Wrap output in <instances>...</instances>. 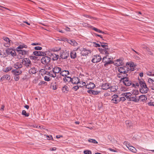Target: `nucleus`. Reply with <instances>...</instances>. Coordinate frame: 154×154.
<instances>
[{
    "instance_id": "f257e3e1",
    "label": "nucleus",
    "mask_w": 154,
    "mask_h": 154,
    "mask_svg": "<svg viewBox=\"0 0 154 154\" xmlns=\"http://www.w3.org/2000/svg\"><path fill=\"white\" fill-rule=\"evenodd\" d=\"M139 82L141 88L140 89V91L142 93H146L149 90V88L144 80H139Z\"/></svg>"
},
{
    "instance_id": "f03ea898",
    "label": "nucleus",
    "mask_w": 154,
    "mask_h": 154,
    "mask_svg": "<svg viewBox=\"0 0 154 154\" xmlns=\"http://www.w3.org/2000/svg\"><path fill=\"white\" fill-rule=\"evenodd\" d=\"M129 64L126 63V66L118 67V71L121 73L123 74H128L127 73L129 71L128 66Z\"/></svg>"
},
{
    "instance_id": "7ed1b4c3",
    "label": "nucleus",
    "mask_w": 154,
    "mask_h": 154,
    "mask_svg": "<svg viewBox=\"0 0 154 154\" xmlns=\"http://www.w3.org/2000/svg\"><path fill=\"white\" fill-rule=\"evenodd\" d=\"M120 81L121 82H122L125 86H129L132 84V81L130 80L129 78L126 76V77L122 78L120 79Z\"/></svg>"
},
{
    "instance_id": "20e7f679",
    "label": "nucleus",
    "mask_w": 154,
    "mask_h": 154,
    "mask_svg": "<svg viewBox=\"0 0 154 154\" xmlns=\"http://www.w3.org/2000/svg\"><path fill=\"white\" fill-rule=\"evenodd\" d=\"M50 58L48 56H44L41 59V62L43 64L47 65L51 62Z\"/></svg>"
},
{
    "instance_id": "39448f33",
    "label": "nucleus",
    "mask_w": 154,
    "mask_h": 154,
    "mask_svg": "<svg viewBox=\"0 0 154 154\" xmlns=\"http://www.w3.org/2000/svg\"><path fill=\"white\" fill-rule=\"evenodd\" d=\"M69 54L66 50H61L60 52V57L62 59H66L69 57Z\"/></svg>"
},
{
    "instance_id": "423d86ee",
    "label": "nucleus",
    "mask_w": 154,
    "mask_h": 154,
    "mask_svg": "<svg viewBox=\"0 0 154 154\" xmlns=\"http://www.w3.org/2000/svg\"><path fill=\"white\" fill-rule=\"evenodd\" d=\"M102 59L100 56L99 55H94L91 61L93 63H96L99 62Z\"/></svg>"
},
{
    "instance_id": "0eeeda50",
    "label": "nucleus",
    "mask_w": 154,
    "mask_h": 154,
    "mask_svg": "<svg viewBox=\"0 0 154 154\" xmlns=\"http://www.w3.org/2000/svg\"><path fill=\"white\" fill-rule=\"evenodd\" d=\"M6 54L8 55H11L12 57H14L16 55V53L14 50H13L11 48H8L6 50Z\"/></svg>"
},
{
    "instance_id": "6e6552de",
    "label": "nucleus",
    "mask_w": 154,
    "mask_h": 154,
    "mask_svg": "<svg viewBox=\"0 0 154 154\" xmlns=\"http://www.w3.org/2000/svg\"><path fill=\"white\" fill-rule=\"evenodd\" d=\"M112 102L115 103H118L119 102V97L116 94H114L112 96Z\"/></svg>"
},
{
    "instance_id": "1a4fd4ad",
    "label": "nucleus",
    "mask_w": 154,
    "mask_h": 154,
    "mask_svg": "<svg viewBox=\"0 0 154 154\" xmlns=\"http://www.w3.org/2000/svg\"><path fill=\"white\" fill-rule=\"evenodd\" d=\"M48 55L50 58H51V60L52 59L54 61L57 60L59 58V56L55 54L51 53L49 54Z\"/></svg>"
},
{
    "instance_id": "9d476101",
    "label": "nucleus",
    "mask_w": 154,
    "mask_h": 154,
    "mask_svg": "<svg viewBox=\"0 0 154 154\" xmlns=\"http://www.w3.org/2000/svg\"><path fill=\"white\" fill-rule=\"evenodd\" d=\"M98 50L102 54H109V51L110 50V48H108V49H106L105 48H99Z\"/></svg>"
},
{
    "instance_id": "9b49d317",
    "label": "nucleus",
    "mask_w": 154,
    "mask_h": 154,
    "mask_svg": "<svg viewBox=\"0 0 154 154\" xmlns=\"http://www.w3.org/2000/svg\"><path fill=\"white\" fill-rule=\"evenodd\" d=\"M80 79L78 77H74L71 78V82L73 84H78L79 82Z\"/></svg>"
},
{
    "instance_id": "f8f14e48",
    "label": "nucleus",
    "mask_w": 154,
    "mask_h": 154,
    "mask_svg": "<svg viewBox=\"0 0 154 154\" xmlns=\"http://www.w3.org/2000/svg\"><path fill=\"white\" fill-rule=\"evenodd\" d=\"M61 68L57 66H54L53 68L52 71L54 73V74H56V73H59L61 71Z\"/></svg>"
},
{
    "instance_id": "ddd939ff",
    "label": "nucleus",
    "mask_w": 154,
    "mask_h": 154,
    "mask_svg": "<svg viewBox=\"0 0 154 154\" xmlns=\"http://www.w3.org/2000/svg\"><path fill=\"white\" fill-rule=\"evenodd\" d=\"M95 87V84L94 83L91 82H90L89 83L87 84L86 85V88H87L90 89L93 88Z\"/></svg>"
},
{
    "instance_id": "4468645a",
    "label": "nucleus",
    "mask_w": 154,
    "mask_h": 154,
    "mask_svg": "<svg viewBox=\"0 0 154 154\" xmlns=\"http://www.w3.org/2000/svg\"><path fill=\"white\" fill-rule=\"evenodd\" d=\"M11 72L14 75H19L22 73V71L20 69H16L12 70Z\"/></svg>"
},
{
    "instance_id": "2eb2a0df",
    "label": "nucleus",
    "mask_w": 154,
    "mask_h": 154,
    "mask_svg": "<svg viewBox=\"0 0 154 154\" xmlns=\"http://www.w3.org/2000/svg\"><path fill=\"white\" fill-rule=\"evenodd\" d=\"M147 99V97L145 95H141L138 98V102L140 101L144 102L146 101Z\"/></svg>"
},
{
    "instance_id": "dca6fc26",
    "label": "nucleus",
    "mask_w": 154,
    "mask_h": 154,
    "mask_svg": "<svg viewBox=\"0 0 154 154\" xmlns=\"http://www.w3.org/2000/svg\"><path fill=\"white\" fill-rule=\"evenodd\" d=\"M123 97H125L129 101L130 97L132 96V94L130 93H126L122 94Z\"/></svg>"
},
{
    "instance_id": "f3484780",
    "label": "nucleus",
    "mask_w": 154,
    "mask_h": 154,
    "mask_svg": "<svg viewBox=\"0 0 154 154\" xmlns=\"http://www.w3.org/2000/svg\"><path fill=\"white\" fill-rule=\"evenodd\" d=\"M69 74V72L68 70H64L60 72V74L63 76H66Z\"/></svg>"
},
{
    "instance_id": "a211bd4d",
    "label": "nucleus",
    "mask_w": 154,
    "mask_h": 154,
    "mask_svg": "<svg viewBox=\"0 0 154 154\" xmlns=\"http://www.w3.org/2000/svg\"><path fill=\"white\" fill-rule=\"evenodd\" d=\"M68 42L71 45L74 46H76L78 44L75 40L73 39H69Z\"/></svg>"
},
{
    "instance_id": "6ab92c4d",
    "label": "nucleus",
    "mask_w": 154,
    "mask_h": 154,
    "mask_svg": "<svg viewBox=\"0 0 154 154\" xmlns=\"http://www.w3.org/2000/svg\"><path fill=\"white\" fill-rule=\"evenodd\" d=\"M99 43L100 44V46L102 47V48H105L106 49H108V48H109V47L107 45L108 44V43L101 42H99Z\"/></svg>"
},
{
    "instance_id": "aec40b11",
    "label": "nucleus",
    "mask_w": 154,
    "mask_h": 154,
    "mask_svg": "<svg viewBox=\"0 0 154 154\" xmlns=\"http://www.w3.org/2000/svg\"><path fill=\"white\" fill-rule=\"evenodd\" d=\"M90 51V50H87L85 48H83V50L81 51V55L82 56L87 55L89 54L88 51Z\"/></svg>"
},
{
    "instance_id": "412c9836",
    "label": "nucleus",
    "mask_w": 154,
    "mask_h": 154,
    "mask_svg": "<svg viewBox=\"0 0 154 154\" xmlns=\"http://www.w3.org/2000/svg\"><path fill=\"white\" fill-rule=\"evenodd\" d=\"M23 66L22 64L19 62H17L14 65V67L17 69L21 68Z\"/></svg>"
},
{
    "instance_id": "4be33fe9",
    "label": "nucleus",
    "mask_w": 154,
    "mask_h": 154,
    "mask_svg": "<svg viewBox=\"0 0 154 154\" xmlns=\"http://www.w3.org/2000/svg\"><path fill=\"white\" fill-rule=\"evenodd\" d=\"M109 85L108 83H106L103 84L101 86L102 88L104 90H106L110 88Z\"/></svg>"
},
{
    "instance_id": "5701e85b",
    "label": "nucleus",
    "mask_w": 154,
    "mask_h": 154,
    "mask_svg": "<svg viewBox=\"0 0 154 154\" xmlns=\"http://www.w3.org/2000/svg\"><path fill=\"white\" fill-rule=\"evenodd\" d=\"M116 61L117 62L116 63V66H122L124 64L122 60L121 59H118L116 60Z\"/></svg>"
},
{
    "instance_id": "b1692460",
    "label": "nucleus",
    "mask_w": 154,
    "mask_h": 154,
    "mask_svg": "<svg viewBox=\"0 0 154 154\" xmlns=\"http://www.w3.org/2000/svg\"><path fill=\"white\" fill-rule=\"evenodd\" d=\"M70 55L71 58L75 59L76 57V53L75 51L73 50L70 53Z\"/></svg>"
},
{
    "instance_id": "393cba45",
    "label": "nucleus",
    "mask_w": 154,
    "mask_h": 154,
    "mask_svg": "<svg viewBox=\"0 0 154 154\" xmlns=\"http://www.w3.org/2000/svg\"><path fill=\"white\" fill-rule=\"evenodd\" d=\"M128 146L126 145L127 147L128 148V149L133 152H136L137 151L135 148L133 146H130L128 144Z\"/></svg>"
},
{
    "instance_id": "a878e982",
    "label": "nucleus",
    "mask_w": 154,
    "mask_h": 154,
    "mask_svg": "<svg viewBox=\"0 0 154 154\" xmlns=\"http://www.w3.org/2000/svg\"><path fill=\"white\" fill-rule=\"evenodd\" d=\"M11 77L9 75H4L1 77V80H4L6 79L8 80H9L10 79Z\"/></svg>"
},
{
    "instance_id": "bb28decb",
    "label": "nucleus",
    "mask_w": 154,
    "mask_h": 154,
    "mask_svg": "<svg viewBox=\"0 0 154 154\" xmlns=\"http://www.w3.org/2000/svg\"><path fill=\"white\" fill-rule=\"evenodd\" d=\"M102 62L103 63H105L104 64V66L105 67H107L109 64H112L113 63L112 61L111 60H108L107 61L103 60Z\"/></svg>"
},
{
    "instance_id": "cd10ccee",
    "label": "nucleus",
    "mask_w": 154,
    "mask_h": 154,
    "mask_svg": "<svg viewBox=\"0 0 154 154\" xmlns=\"http://www.w3.org/2000/svg\"><path fill=\"white\" fill-rule=\"evenodd\" d=\"M29 74H35L36 72V70L35 67L31 68V69L29 70Z\"/></svg>"
},
{
    "instance_id": "c85d7f7f",
    "label": "nucleus",
    "mask_w": 154,
    "mask_h": 154,
    "mask_svg": "<svg viewBox=\"0 0 154 154\" xmlns=\"http://www.w3.org/2000/svg\"><path fill=\"white\" fill-rule=\"evenodd\" d=\"M133 101L136 102H138V99L136 98V95L134 96H132L130 97V99L129 100V101Z\"/></svg>"
},
{
    "instance_id": "c756f323",
    "label": "nucleus",
    "mask_w": 154,
    "mask_h": 154,
    "mask_svg": "<svg viewBox=\"0 0 154 154\" xmlns=\"http://www.w3.org/2000/svg\"><path fill=\"white\" fill-rule=\"evenodd\" d=\"M71 78L69 76H67L65 77H64L63 78V81L66 82H70L71 81Z\"/></svg>"
},
{
    "instance_id": "7c9ffc66",
    "label": "nucleus",
    "mask_w": 154,
    "mask_h": 154,
    "mask_svg": "<svg viewBox=\"0 0 154 154\" xmlns=\"http://www.w3.org/2000/svg\"><path fill=\"white\" fill-rule=\"evenodd\" d=\"M62 91L63 92L66 93H67L69 91L68 87L66 85L64 86L62 88Z\"/></svg>"
},
{
    "instance_id": "2f4dec72",
    "label": "nucleus",
    "mask_w": 154,
    "mask_h": 154,
    "mask_svg": "<svg viewBox=\"0 0 154 154\" xmlns=\"http://www.w3.org/2000/svg\"><path fill=\"white\" fill-rule=\"evenodd\" d=\"M22 63H27V64H31V61L29 58H26L23 60Z\"/></svg>"
},
{
    "instance_id": "473e14b6",
    "label": "nucleus",
    "mask_w": 154,
    "mask_h": 154,
    "mask_svg": "<svg viewBox=\"0 0 154 154\" xmlns=\"http://www.w3.org/2000/svg\"><path fill=\"white\" fill-rule=\"evenodd\" d=\"M128 74H123L120 73H118V74L117 76L118 78H121V79L122 78L126 77V76H128Z\"/></svg>"
},
{
    "instance_id": "72a5a7b5",
    "label": "nucleus",
    "mask_w": 154,
    "mask_h": 154,
    "mask_svg": "<svg viewBox=\"0 0 154 154\" xmlns=\"http://www.w3.org/2000/svg\"><path fill=\"white\" fill-rule=\"evenodd\" d=\"M128 74H123L120 73H118V74L117 76L118 78H121V79L122 78L126 77V76H128Z\"/></svg>"
},
{
    "instance_id": "f704fd0d",
    "label": "nucleus",
    "mask_w": 154,
    "mask_h": 154,
    "mask_svg": "<svg viewBox=\"0 0 154 154\" xmlns=\"http://www.w3.org/2000/svg\"><path fill=\"white\" fill-rule=\"evenodd\" d=\"M33 54L35 56H40L42 55L41 54L40 51H35L33 52Z\"/></svg>"
},
{
    "instance_id": "c9c22d12",
    "label": "nucleus",
    "mask_w": 154,
    "mask_h": 154,
    "mask_svg": "<svg viewBox=\"0 0 154 154\" xmlns=\"http://www.w3.org/2000/svg\"><path fill=\"white\" fill-rule=\"evenodd\" d=\"M88 141L89 142L92 143H97V142L95 139H88Z\"/></svg>"
},
{
    "instance_id": "e433bc0d",
    "label": "nucleus",
    "mask_w": 154,
    "mask_h": 154,
    "mask_svg": "<svg viewBox=\"0 0 154 154\" xmlns=\"http://www.w3.org/2000/svg\"><path fill=\"white\" fill-rule=\"evenodd\" d=\"M12 69L11 67H8L5 68L3 70V71L5 72H7L11 70Z\"/></svg>"
},
{
    "instance_id": "4c0bfd02",
    "label": "nucleus",
    "mask_w": 154,
    "mask_h": 154,
    "mask_svg": "<svg viewBox=\"0 0 154 154\" xmlns=\"http://www.w3.org/2000/svg\"><path fill=\"white\" fill-rule=\"evenodd\" d=\"M22 114L23 115H24L26 117H28L29 116V113H27L25 110L22 111Z\"/></svg>"
},
{
    "instance_id": "58836bf2",
    "label": "nucleus",
    "mask_w": 154,
    "mask_h": 154,
    "mask_svg": "<svg viewBox=\"0 0 154 154\" xmlns=\"http://www.w3.org/2000/svg\"><path fill=\"white\" fill-rule=\"evenodd\" d=\"M125 122L127 127H130L132 125V123L130 121H127Z\"/></svg>"
},
{
    "instance_id": "ea45409f",
    "label": "nucleus",
    "mask_w": 154,
    "mask_h": 154,
    "mask_svg": "<svg viewBox=\"0 0 154 154\" xmlns=\"http://www.w3.org/2000/svg\"><path fill=\"white\" fill-rule=\"evenodd\" d=\"M51 71L50 72H48V73L47 74V75L53 78H54L56 76V74H52L51 73Z\"/></svg>"
},
{
    "instance_id": "a19ab883",
    "label": "nucleus",
    "mask_w": 154,
    "mask_h": 154,
    "mask_svg": "<svg viewBox=\"0 0 154 154\" xmlns=\"http://www.w3.org/2000/svg\"><path fill=\"white\" fill-rule=\"evenodd\" d=\"M92 29L93 30L95 31H96V32H99V33H100V32H102V31L99 29H98L95 28V27H92Z\"/></svg>"
},
{
    "instance_id": "79ce46f5",
    "label": "nucleus",
    "mask_w": 154,
    "mask_h": 154,
    "mask_svg": "<svg viewBox=\"0 0 154 154\" xmlns=\"http://www.w3.org/2000/svg\"><path fill=\"white\" fill-rule=\"evenodd\" d=\"M129 66H128V67L129 68V71L130 72L134 71V69L133 66L131 65H129Z\"/></svg>"
},
{
    "instance_id": "37998d69",
    "label": "nucleus",
    "mask_w": 154,
    "mask_h": 154,
    "mask_svg": "<svg viewBox=\"0 0 154 154\" xmlns=\"http://www.w3.org/2000/svg\"><path fill=\"white\" fill-rule=\"evenodd\" d=\"M29 58H30V59H31L34 60H39V59H38V57H35V56H29Z\"/></svg>"
},
{
    "instance_id": "c03bdc74",
    "label": "nucleus",
    "mask_w": 154,
    "mask_h": 154,
    "mask_svg": "<svg viewBox=\"0 0 154 154\" xmlns=\"http://www.w3.org/2000/svg\"><path fill=\"white\" fill-rule=\"evenodd\" d=\"M83 152L85 154H91L92 153L91 151L88 150H85Z\"/></svg>"
},
{
    "instance_id": "a18cd8bd",
    "label": "nucleus",
    "mask_w": 154,
    "mask_h": 154,
    "mask_svg": "<svg viewBox=\"0 0 154 154\" xmlns=\"http://www.w3.org/2000/svg\"><path fill=\"white\" fill-rule=\"evenodd\" d=\"M3 39L7 42H10L11 41L7 37H4L3 38Z\"/></svg>"
},
{
    "instance_id": "49530a36",
    "label": "nucleus",
    "mask_w": 154,
    "mask_h": 154,
    "mask_svg": "<svg viewBox=\"0 0 154 154\" xmlns=\"http://www.w3.org/2000/svg\"><path fill=\"white\" fill-rule=\"evenodd\" d=\"M146 49L149 54L151 55H152L153 54L151 52V50L148 47L146 48Z\"/></svg>"
},
{
    "instance_id": "de8ad7c7",
    "label": "nucleus",
    "mask_w": 154,
    "mask_h": 154,
    "mask_svg": "<svg viewBox=\"0 0 154 154\" xmlns=\"http://www.w3.org/2000/svg\"><path fill=\"white\" fill-rule=\"evenodd\" d=\"M14 79L15 81H17L19 80V75H14Z\"/></svg>"
},
{
    "instance_id": "09e8293b",
    "label": "nucleus",
    "mask_w": 154,
    "mask_h": 154,
    "mask_svg": "<svg viewBox=\"0 0 154 154\" xmlns=\"http://www.w3.org/2000/svg\"><path fill=\"white\" fill-rule=\"evenodd\" d=\"M50 88H53V89L54 90H56L57 88V87L56 86V85H53L52 83L51 84V86H50Z\"/></svg>"
},
{
    "instance_id": "8fccbe9b",
    "label": "nucleus",
    "mask_w": 154,
    "mask_h": 154,
    "mask_svg": "<svg viewBox=\"0 0 154 154\" xmlns=\"http://www.w3.org/2000/svg\"><path fill=\"white\" fill-rule=\"evenodd\" d=\"M27 46L26 45H24V46L22 45H19L17 48L18 49H21L23 48H27Z\"/></svg>"
},
{
    "instance_id": "3c124183",
    "label": "nucleus",
    "mask_w": 154,
    "mask_h": 154,
    "mask_svg": "<svg viewBox=\"0 0 154 154\" xmlns=\"http://www.w3.org/2000/svg\"><path fill=\"white\" fill-rule=\"evenodd\" d=\"M47 82L45 81H41L38 84V85H47Z\"/></svg>"
},
{
    "instance_id": "603ef678",
    "label": "nucleus",
    "mask_w": 154,
    "mask_h": 154,
    "mask_svg": "<svg viewBox=\"0 0 154 154\" xmlns=\"http://www.w3.org/2000/svg\"><path fill=\"white\" fill-rule=\"evenodd\" d=\"M46 69H48V70H50L52 68L53 69V66H52L50 65H48L46 67Z\"/></svg>"
},
{
    "instance_id": "864d4df0",
    "label": "nucleus",
    "mask_w": 154,
    "mask_h": 154,
    "mask_svg": "<svg viewBox=\"0 0 154 154\" xmlns=\"http://www.w3.org/2000/svg\"><path fill=\"white\" fill-rule=\"evenodd\" d=\"M94 45L95 47H100V44L96 43V42H94Z\"/></svg>"
},
{
    "instance_id": "5fc2aeb1",
    "label": "nucleus",
    "mask_w": 154,
    "mask_h": 154,
    "mask_svg": "<svg viewBox=\"0 0 154 154\" xmlns=\"http://www.w3.org/2000/svg\"><path fill=\"white\" fill-rule=\"evenodd\" d=\"M34 49L37 50H42V48L39 46H36L34 47Z\"/></svg>"
},
{
    "instance_id": "6e6d98bb",
    "label": "nucleus",
    "mask_w": 154,
    "mask_h": 154,
    "mask_svg": "<svg viewBox=\"0 0 154 154\" xmlns=\"http://www.w3.org/2000/svg\"><path fill=\"white\" fill-rule=\"evenodd\" d=\"M93 94L94 95H97L100 93V91H95L93 90Z\"/></svg>"
},
{
    "instance_id": "4d7b16f0",
    "label": "nucleus",
    "mask_w": 154,
    "mask_h": 154,
    "mask_svg": "<svg viewBox=\"0 0 154 154\" xmlns=\"http://www.w3.org/2000/svg\"><path fill=\"white\" fill-rule=\"evenodd\" d=\"M119 102L121 101H124L126 100V99L125 97H119Z\"/></svg>"
},
{
    "instance_id": "13d9d810",
    "label": "nucleus",
    "mask_w": 154,
    "mask_h": 154,
    "mask_svg": "<svg viewBox=\"0 0 154 154\" xmlns=\"http://www.w3.org/2000/svg\"><path fill=\"white\" fill-rule=\"evenodd\" d=\"M69 39L66 38H63L61 39L60 41H63L65 42H68Z\"/></svg>"
},
{
    "instance_id": "bf43d9fd",
    "label": "nucleus",
    "mask_w": 154,
    "mask_h": 154,
    "mask_svg": "<svg viewBox=\"0 0 154 154\" xmlns=\"http://www.w3.org/2000/svg\"><path fill=\"white\" fill-rule=\"evenodd\" d=\"M17 50L19 54L23 55V50L17 49Z\"/></svg>"
},
{
    "instance_id": "052dcab7",
    "label": "nucleus",
    "mask_w": 154,
    "mask_h": 154,
    "mask_svg": "<svg viewBox=\"0 0 154 154\" xmlns=\"http://www.w3.org/2000/svg\"><path fill=\"white\" fill-rule=\"evenodd\" d=\"M50 78L49 77L47 76H45L44 77L45 80L46 81H49L50 80Z\"/></svg>"
},
{
    "instance_id": "680f3d73",
    "label": "nucleus",
    "mask_w": 154,
    "mask_h": 154,
    "mask_svg": "<svg viewBox=\"0 0 154 154\" xmlns=\"http://www.w3.org/2000/svg\"><path fill=\"white\" fill-rule=\"evenodd\" d=\"M32 45H40L41 43H33L31 44Z\"/></svg>"
},
{
    "instance_id": "e2e57ef3",
    "label": "nucleus",
    "mask_w": 154,
    "mask_h": 154,
    "mask_svg": "<svg viewBox=\"0 0 154 154\" xmlns=\"http://www.w3.org/2000/svg\"><path fill=\"white\" fill-rule=\"evenodd\" d=\"M47 139L48 140H53V138H52V136H51V135H49V136H48L47 135Z\"/></svg>"
},
{
    "instance_id": "0e129e2a",
    "label": "nucleus",
    "mask_w": 154,
    "mask_h": 154,
    "mask_svg": "<svg viewBox=\"0 0 154 154\" xmlns=\"http://www.w3.org/2000/svg\"><path fill=\"white\" fill-rule=\"evenodd\" d=\"M153 81H154L151 78H149L148 79V82L149 83H152L153 84Z\"/></svg>"
},
{
    "instance_id": "69168bd1",
    "label": "nucleus",
    "mask_w": 154,
    "mask_h": 154,
    "mask_svg": "<svg viewBox=\"0 0 154 154\" xmlns=\"http://www.w3.org/2000/svg\"><path fill=\"white\" fill-rule=\"evenodd\" d=\"M79 88V87L78 86H74L72 89H74L75 91H77Z\"/></svg>"
},
{
    "instance_id": "338daca9",
    "label": "nucleus",
    "mask_w": 154,
    "mask_h": 154,
    "mask_svg": "<svg viewBox=\"0 0 154 154\" xmlns=\"http://www.w3.org/2000/svg\"><path fill=\"white\" fill-rule=\"evenodd\" d=\"M148 104L149 106H154V102H150L148 103Z\"/></svg>"
},
{
    "instance_id": "774afa93",
    "label": "nucleus",
    "mask_w": 154,
    "mask_h": 154,
    "mask_svg": "<svg viewBox=\"0 0 154 154\" xmlns=\"http://www.w3.org/2000/svg\"><path fill=\"white\" fill-rule=\"evenodd\" d=\"M23 65L26 66L27 67H30L31 64H27V63H23Z\"/></svg>"
}]
</instances>
